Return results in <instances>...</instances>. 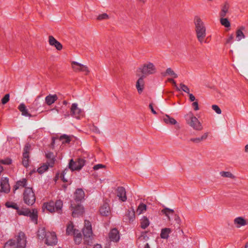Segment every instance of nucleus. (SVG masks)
<instances>
[{
  "label": "nucleus",
  "instance_id": "f257e3e1",
  "mask_svg": "<svg viewBox=\"0 0 248 248\" xmlns=\"http://www.w3.org/2000/svg\"><path fill=\"white\" fill-rule=\"evenodd\" d=\"M194 23L196 35L198 41L201 44L206 43V41L204 40L206 35V30L204 23L198 16H196L194 17Z\"/></svg>",
  "mask_w": 248,
  "mask_h": 248
},
{
  "label": "nucleus",
  "instance_id": "f03ea898",
  "mask_svg": "<svg viewBox=\"0 0 248 248\" xmlns=\"http://www.w3.org/2000/svg\"><path fill=\"white\" fill-rule=\"evenodd\" d=\"M37 236L39 239L46 238L45 243L47 245H55L57 243V238L54 232H46L44 227L40 228L38 230Z\"/></svg>",
  "mask_w": 248,
  "mask_h": 248
},
{
  "label": "nucleus",
  "instance_id": "7ed1b4c3",
  "mask_svg": "<svg viewBox=\"0 0 248 248\" xmlns=\"http://www.w3.org/2000/svg\"><path fill=\"white\" fill-rule=\"evenodd\" d=\"M62 206L63 202L62 201L59 200H57L55 202L50 201L45 202L44 203L42 208L44 210L46 209L50 213L57 212L59 214H61L62 213Z\"/></svg>",
  "mask_w": 248,
  "mask_h": 248
},
{
  "label": "nucleus",
  "instance_id": "20e7f679",
  "mask_svg": "<svg viewBox=\"0 0 248 248\" xmlns=\"http://www.w3.org/2000/svg\"><path fill=\"white\" fill-rule=\"evenodd\" d=\"M185 118L187 124L193 128V129L201 131L203 129L202 124L192 112L190 111L185 115Z\"/></svg>",
  "mask_w": 248,
  "mask_h": 248
},
{
  "label": "nucleus",
  "instance_id": "39448f33",
  "mask_svg": "<svg viewBox=\"0 0 248 248\" xmlns=\"http://www.w3.org/2000/svg\"><path fill=\"white\" fill-rule=\"evenodd\" d=\"M137 72L141 73L142 76L146 77L155 74L156 72V68L153 63L148 62L139 68Z\"/></svg>",
  "mask_w": 248,
  "mask_h": 248
},
{
  "label": "nucleus",
  "instance_id": "423d86ee",
  "mask_svg": "<svg viewBox=\"0 0 248 248\" xmlns=\"http://www.w3.org/2000/svg\"><path fill=\"white\" fill-rule=\"evenodd\" d=\"M35 194L31 187H26L23 192V201L28 205H32L35 202Z\"/></svg>",
  "mask_w": 248,
  "mask_h": 248
},
{
  "label": "nucleus",
  "instance_id": "0eeeda50",
  "mask_svg": "<svg viewBox=\"0 0 248 248\" xmlns=\"http://www.w3.org/2000/svg\"><path fill=\"white\" fill-rule=\"evenodd\" d=\"M85 161L82 158H78L74 161L71 159L69 163V168L73 171L74 170H79L84 166Z\"/></svg>",
  "mask_w": 248,
  "mask_h": 248
},
{
  "label": "nucleus",
  "instance_id": "6e6552de",
  "mask_svg": "<svg viewBox=\"0 0 248 248\" xmlns=\"http://www.w3.org/2000/svg\"><path fill=\"white\" fill-rule=\"evenodd\" d=\"M71 207L72 210V216L74 217H78L83 215L84 208L79 203L75 204L74 202H73L71 204Z\"/></svg>",
  "mask_w": 248,
  "mask_h": 248
},
{
  "label": "nucleus",
  "instance_id": "1a4fd4ad",
  "mask_svg": "<svg viewBox=\"0 0 248 248\" xmlns=\"http://www.w3.org/2000/svg\"><path fill=\"white\" fill-rule=\"evenodd\" d=\"M16 248H25L26 246V238L24 232H20L16 237Z\"/></svg>",
  "mask_w": 248,
  "mask_h": 248
},
{
  "label": "nucleus",
  "instance_id": "9d476101",
  "mask_svg": "<svg viewBox=\"0 0 248 248\" xmlns=\"http://www.w3.org/2000/svg\"><path fill=\"white\" fill-rule=\"evenodd\" d=\"M82 110L78 107L77 103L72 104L71 108V115L77 119H79L81 116L83 115Z\"/></svg>",
  "mask_w": 248,
  "mask_h": 248
},
{
  "label": "nucleus",
  "instance_id": "9b49d317",
  "mask_svg": "<svg viewBox=\"0 0 248 248\" xmlns=\"http://www.w3.org/2000/svg\"><path fill=\"white\" fill-rule=\"evenodd\" d=\"M135 219V212L133 207L126 212L123 217V221L125 222L131 223Z\"/></svg>",
  "mask_w": 248,
  "mask_h": 248
},
{
  "label": "nucleus",
  "instance_id": "f8f14e48",
  "mask_svg": "<svg viewBox=\"0 0 248 248\" xmlns=\"http://www.w3.org/2000/svg\"><path fill=\"white\" fill-rule=\"evenodd\" d=\"M84 227L82 230L84 238H89L93 234L92 225L90 222L85 220L84 221Z\"/></svg>",
  "mask_w": 248,
  "mask_h": 248
},
{
  "label": "nucleus",
  "instance_id": "ddd939ff",
  "mask_svg": "<svg viewBox=\"0 0 248 248\" xmlns=\"http://www.w3.org/2000/svg\"><path fill=\"white\" fill-rule=\"evenodd\" d=\"M137 76H139L140 77L136 82V87L137 89L138 93L140 94L142 93L144 89L145 82L144 79L145 77H144L142 75L140 76V75H139L138 74Z\"/></svg>",
  "mask_w": 248,
  "mask_h": 248
},
{
  "label": "nucleus",
  "instance_id": "4468645a",
  "mask_svg": "<svg viewBox=\"0 0 248 248\" xmlns=\"http://www.w3.org/2000/svg\"><path fill=\"white\" fill-rule=\"evenodd\" d=\"M108 237L111 241L118 242L120 238L119 232L117 229L114 228L112 229L108 233Z\"/></svg>",
  "mask_w": 248,
  "mask_h": 248
},
{
  "label": "nucleus",
  "instance_id": "2eb2a0df",
  "mask_svg": "<svg viewBox=\"0 0 248 248\" xmlns=\"http://www.w3.org/2000/svg\"><path fill=\"white\" fill-rule=\"evenodd\" d=\"M117 196L122 202H125L127 200L126 195V191L125 188L123 186H119L116 190Z\"/></svg>",
  "mask_w": 248,
  "mask_h": 248
},
{
  "label": "nucleus",
  "instance_id": "dca6fc26",
  "mask_svg": "<svg viewBox=\"0 0 248 248\" xmlns=\"http://www.w3.org/2000/svg\"><path fill=\"white\" fill-rule=\"evenodd\" d=\"M48 42L50 46H54L58 50L62 48V45L53 36L50 35L48 37Z\"/></svg>",
  "mask_w": 248,
  "mask_h": 248
},
{
  "label": "nucleus",
  "instance_id": "f3484780",
  "mask_svg": "<svg viewBox=\"0 0 248 248\" xmlns=\"http://www.w3.org/2000/svg\"><path fill=\"white\" fill-rule=\"evenodd\" d=\"M1 192L8 193L10 191V186L8 183V179L7 178H2L0 182Z\"/></svg>",
  "mask_w": 248,
  "mask_h": 248
},
{
  "label": "nucleus",
  "instance_id": "a211bd4d",
  "mask_svg": "<svg viewBox=\"0 0 248 248\" xmlns=\"http://www.w3.org/2000/svg\"><path fill=\"white\" fill-rule=\"evenodd\" d=\"M100 213L103 216H108L110 213V209L109 204L105 202L100 208Z\"/></svg>",
  "mask_w": 248,
  "mask_h": 248
},
{
  "label": "nucleus",
  "instance_id": "6ab92c4d",
  "mask_svg": "<svg viewBox=\"0 0 248 248\" xmlns=\"http://www.w3.org/2000/svg\"><path fill=\"white\" fill-rule=\"evenodd\" d=\"M75 200L77 202H81L84 199L85 197V193L84 191L81 188L77 189L74 193Z\"/></svg>",
  "mask_w": 248,
  "mask_h": 248
},
{
  "label": "nucleus",
  "instance_id": "aec40b11",
  "mask_svg": "<svg viewBox=\"0 0 248 248\" xmlns=\"http://www.w3.org/2000/svg\"><path fill=\"white\" fill-rule=\"evenodd\" d=\"M234 224L236 225L237 228L245 226L248 224V220L245 219L242 217H237L234 220Z\"/></svg>",
  "mask_w": 248,
  "mask_h": 248
},
{
  "label": "nucleus",
  "instance_id": "412c9836",
  "mask_svg": "<svg viewBox=\"0 0 248 248\" xmlns=\"http://www.w3.org/2000/svg\"><path fill=\"white\" fill-rule=\"evenodd\" d=\"M208 136V133H204L201 137L197 138H191L190 141L196 143L198 144L201 142L205 140Z\"/></svg>",
  "mask_w": 248,
  "mask_h": 248
},
{
  "label": "nucleus",
  "instance_id": "4be33fe9",
  "mask_svg": "<svg viewBox=\"0 0 248 248\" xmlns=\"http://www.w3.org/2000/svg\"><path fill=\"white\" fill-rule=\"evenodd\" d=\"M18 109L21 112L22 115L29 117H31L32 116V115L28 112V110L24 103L20 104L18 107Z\"/></svg>",
  "mask_w": 248,
  "mask_h": 248
},
{
  "label": "nucleus",
  "instance_id": "5701e85b",
  "mask_svg": "<svg viewBox=\"0 0 248 248\" xmlns=\"http://www.w3.org/2000/svg\"><path fill=\"white\" fill-rule=\"evenodd\" d=\"M58 99V97L56 94H49L46 96L45 98L46 104L50 106L53 104Z\"/></svg>",
  "mask_w": 248,
  "mask_h": 248
},
{
  "label": "nucleus",
  "instance_id": "b1692460",
  "mask_svg": "<svg viewBox=\"0 0 248 248\" xmlns=\"http://www.w3.org/2000/svg\"><path fill=\"white\" fill-rule=\"evenodd\" d=\"M171 230L169 228H165L161 230L160 233V237L162 239H167L169 237V234L171 233Z\"/></svg>",
  "mask_w": 248,
  "mask_h": 248
},
{
  "label": "nucleus",
  "instance_id": "393cba45",
  "mask_svg": "<svg viewBox=\"0 0 248 248\" xmlns=\"http://www.w3.org/2000/svg\"><path fill=\"white\" fill-rule=\"evenodd\" d=\"M163 120L166 124L174 125L177 123V121L174 118L170 117L167 114H165L163 117Z\"/></svg>",
  "mask_w": 248,
  "mask_h": 248
},
{
  "label": "nucleus",
  "instance_id": "a878e982",
  "mask_svg": "<svg viewBox=\"0 0 248 248\" xmlns=\"http://www.w3.org/2000/svg\"><path fill=\"white\" fill-rule=\"evenodd\" d=\"M37 210L36 209H33L31 212L30 211V214L28 215V216L30 217L31 220L34 222L35 224L37 223Z\"/></svg>",
  "mask_w": 248,
  "mask_h": 248
},
{
  "label": "nucleus",
  "instance_id": "bb28decb",
  "mask_svg": "<svg viewBox=\"0 0 248 248\" xmlns=\"http://www.w3.org/2000/svg\"><path fill=\"white\" fill-rule=\"evenodd\" d=\"M229 4L228 2H225L222 7L219 14L220 16L221 17H225L229 11Z\"/></svg>",
  "mask_w": 248,
  "mask_h": 248
},
{
  "label": "nucleus",
  "instance_id": "cd10ccee",
  "mask_svg": "<svg viewBox=\"0 0 248 248\" xmlns=\"http://www.w3.org/2000/svg\"><path fill=\"white\" fill-rule=\"evenodd\" d=\"M245 29V28L243 26H241L236 31V37L237 39V41H240L242 39H244L245 38V36L243 32V31Z\"/></svg>",
  "mask_w": 248,
  "mask_h": 248
},
{
  "label": "nucleus",
  "instance_id": "c85d7f7f",
  "mask_svg": "<svg viewBox=\"0 0 248 248\" xmlns=\"http://www.w3.org/2000/svg\"><path fill=\"white\" fill-rule=\"evenodd\" d=\"M149 239V237L147 235V232H142L141 233L140 236L137 239V243L139 244V245H141L142 242L143 243L146 242V241Z\"/></svg>",
  "mask_w": 248,
  "mask_h": 248
},
{
  "label": "nucleus",
  "instance_id": "c756f323",
  "mask_svg": "<svg viewBox=\"0 0 248 248\" xmlns=\"http://www.w3.org/2000/svg\"><path fill=\"white\" fill-rule=\"evenodd\" d=\"M74 236V240L77 244H79L81 242L82 240V235L78 230H75L73 232Z\"/></svg>",
  "mask_w": 248,
  "mask_h": 248
},
{
  "label": "nucleus",
  "instance_id": "7c9ffc66",
  "mask_svg": "<svg viewBox=\"0 0 248 248\" xmlns=\"http://www.w3.org/2000/svg\"><path fill=\"white\" fill-rule=\"evenodd\" d=\"M46 157L48 159L47 163L48 164V166L50 167H52L55 162V158L53 154L51 152L46 154Z\"/></svg>",
  "mask_w": 248,
  "mask_h": 248
},
{
  "label": "nucleus",
  "instance_id": "2f4dec72",
  "mask_svg": "<svg viewBox=\"0 0 248 248\" xmlns=\"http://www.w3.org/2000/svg\"><path fill=\"white\" fill-rule=\"evenodd\" d=\"M161 212L164 214L168 218L169 220H170V215H173L174 213V211L173 209H170L169 208L165 207L161 210Z\"/></svg>",
  "mask_w": 248,
  "mask_h": 248
},
{
  "label": "nucleus",
  "instance_id": "473e14b6",
  "mask_svg": "<svg viewBox=\"0 0 248 248\" xmlns=\"http://www.w3.org/2000/svg\"><path fill=\"white\" fill-rule=\"evenodd\" d=\"M150 225V221L148 218L145 217H143L140 219V227L143 229H145Z\"/></svg>",
  "mask_w": 248,
  "mask_h": 248
},
{
  "label": "nucleus",
  "instance_id": "72a5a7b5",
  "mask_svg": "<svg viewBox=\"0 0 248 248\" xmlns=\"http://www.w3.org/2000/svg\"><path fill=\"white\" fill-rule=\"evenodd\" d=\"M27 186V180L26 179H22L21 180L17 182L15 185L14 188L15 190H16L19 188L26 187Z\"/></svg>",
  "mask_w": 248,
  "mask_h": 248
},
{
  "label": "nucleus",
  "instance_id": "f704fd0d",
  "mask_svg": "<svg viewBox=\"0 0 248 248\" xmlns=\"http://www.w3.org/2000/svg\"><path fill=\"white\" fill-rule=\"evenodd\" d=\"M71 65H72V68L75 72H80V70L81 68V66H80L82 65V64H81L79 62L73 61L71 62Z\"/></svg>",
  "mask_w": 248,
  "mask_h": 248
},
{
  "label": "nucleus",
  "instance_id": "c9c22d12",
  "mask_svg": "<svg viewBox=\"0 0 248 248\" xmlns=\"http://www.w3.org/2000/svg\"><path fill=\"white\" fill-rule=\"evenodd\" d=\"M147 210V206L144 203H140L137 209V213L140 215L145 212Z\"/></svg>",
  "mask_w": 248,
  "mask_h": 248
},
{
  "label": "nucleus",
  "instance_id": "e433bc0d",
  "mask_svg": "<svg viewBox=\"0 0 248 248\" xmlns=\"http://www.w3.org/2000/svg\"><path fill=\"white\" fill-rule=\"evenodd\" d=\"M30 211L31 210L28 208L19 209L18 208L17 213L20 216L23 215L28 217V215L30 214Z\"/></svg>",
  "mask_w": 248,
  "mask_h": 248
},
{
  "label": "nucleus",
  "instance_id": "4c0bfd02",
  "mask_svg": "<svg viewBox=\"0 0 248 248\" xmlns=\"http://www.w3.org/2000/svg\"><path fill=\"white\" fill-rule=\"evenodd\" d=\"M220 175L223 177L230 178L232 179H234L235 177L230 171H222L220 172Z\"/></svg>",
  "mask_w": 248,
  "mask_h": 248
},
{
  "label": "nucleus",
  "instance_id": "58836bf2",
  "mask_svg": "<svg viewBox=\"0 0 248 248\" xmlns=\"http://www.w3.org/2000/svg\"><path fill=\"white\" fill-rule=\"evenodd\" d=\"M4 248H16L15 241L13 240H9L5 244Z\"/></svg>",
  "mask_w": 248,
  "mask_h": 248
},
{
  "label": "nucleus",
  "instance_id": "ea45409f",
  "mask_svg": "<svg viewBox=\"0 0 248 248\" xmlns=\"http://www.w3.org/2000/svg\"><path fill=\"white\" fill-rule=\"evenodd\" d=\"M60 140L62 141V143H69L71 141V138L67 135H63L60 137Z\"/></svg>",
  "mask_w": 248,
  "mask_h": 248
},
{
  "label": "nucleus",
  "instance_id": "a19ab883",
  "mask_svg": "<svg viewBox=\"0 0 248 248\" xmlns=\"http://www.w3.org/2000/svg\"><path fill=\"white\" fill-rule=\"evenodd\" d=\"M31 149V145L29 143H26L24 148L23 155L29 156V152Z\"/></svg>",
  "mask_w": 248,
  "mask_h": 248
},
{
  "label": "nucleus",
  "instance_id": "79ce46f5",
  "mask_svg": "<svg viewBox=\"0 0 248 248\" xmlns=\"http://www.w3.org/2000/svg\"><path fill=\"white\" fill-rule=\"evenodd\" d=\"M48 167H49V166H48V164H43L42 166H41L37 169V171L39 173L42 174L45 171L47 170Z\"/></svg>",
  "mask_w": 248,
  "mask_h": 248
},
{
  "label": "nucleus",
  "instance_id": "37998d69",
  "mask_svg": "<svg viewBox=\"0 0 248 248\" xmlns=\"http://www.w3.org/2000/svg\"><path fill=\"white\" fill-rule=\"evenodd\" d=\"M5 206L7 208H13L14 209H16V211H17V210H18V209L19 208L16 203L15 202H6Z\"/></svg>",
  "mask_w": 248,
  "mask_h": 248
},
{
  "label": "nucleus",
  "instance_id": "c03bdc74",
  "mask_svg": "<svg viewBox=\"0 0 248 248\" xmlns=\"http://www.w3.org/2000/svg\"><path fill=\"white\" fill-rule=\"evenodd\" d=\"M220 23L222 25L227 28L231 26L229 21L226 18L221 17L220 18Z\"/></svg>",
  "mask_w": 248,
  "mask_h": 248
},
{
  "label": "nucleus",
  "instance_id": "a18cd8bd",
  "mask_svg": "<svg viewBox=\"0 0 248 248\" xmlns=\"http://www.w3.org/2000/svg\"><path fill=\"white\" fill-rule=\"evenodd\" d=\"M75 229H74V226L72 223L68 224L66 229V233L68 235H73L74 231Z\"/></svg>",
  "mask_w": 248,
  "mask_h": 248
},
{
  "label": "nucleus",
  "instance_id": "49530a36",
  "mask_svg": "<svg viewBox=\"0 0 248 248\" xmlns=\"http://www.w3.org/2000/svg\"><path fill=\"white\" fill-rule=\"evenodd\" d=\"M166 74L168 75L172 76L174 78H176L177 77V74H175L172 69L170 68H168L167 69Z\"/></svg>",
  "mask_w": 248,
  "mask_h": 248
},
{
  "label": "nucleus",
  "instance_id": "de8ad7c7",
  "mask_svg": "<svg viewBox=\"0 0 248 248\" xmlns=\"http://www.w3.org/2000/svg\"><path fill=\"white\" fill-rule=\"evenodd\" d=\"M108 18H109V16L106 13H103L102 14H100L97 17V19L98 20H106V19H108Z\"/></svg>",
  "mask_w": 248,
  "mask_h": 248
},
{
  "label": "nucleus",
  "instance_id": "09e8293b",
  "mask_svg": "<svg viewBox=\"0 0 248 248\" xmlns=\"http://www.w3.org/2000/svg\"><path fill=\"white\" fill-rule=\"evenodd\" d=\"M180 90H182V91H183L184 92H186V93H189V92H190V90H189V88L186 85H185L183 83H181L180 84Z\"/></svg>",
  "mask_w": 248,
  "mask_h": 248
},
{
  "label": "nucleus",
  "instance_id": "8fccbe9b",
  "mask_svg": "<svg viewBox=\"0 0 248 248\" xmlns=\"http://www.w3.org/2000/svg\"><path fill=\"white\" fill-rule=\"evenodd\" d=\"M29 156L23 155V165L25 167H27L29 165Z\"/></svg>",
  "mask_w": 248,
  "mask_h": 248
},
{
  "label": "nucleus",
  "instance_id": "3c124183",
  "mask_svg": "<svg viewBox=\"0 0 248 248\" xmlns=\"http://www.w3.org/2000/svg\"><path fill=\"white\" fill-rule=\"evenodd\" d=\"M10 99L9 94H6L1 99V103L3 105L6 104Z\"/></svg>",
  "mask_w": 248,
  "mask_h": 248
},
{
  "label": "nucleus",
  "instance_id": "603ef678",
  "mask_svg": "<svg viewBox=\"0 0 248 248\" xmlns=\"http://www.w3.org/2000/svg\"><path fill=\"white\" fill-rule=\"evenodd\" d=\"M212 109L218 114L221 113V110L219 107L216 105H213L212 106Z\"/></svg>",
  "mask_w": 248,
  "mask_h": 248
},
{
  "label": "nucleus",
  "instance_id": "864d4df0",
  "mask_svg": "<svg viewBox=\"0 0 248 248\" xmlns=\"http://www.w3.org/2000/svg\"><path fill=\"white\" fill-rule=\"evenodd\" d=\"M81 68L80 70V72H83L85 73V75H88L90 73V71L86 65L82 64Z\"/></svg>",
  "mask_w": 248,
  "mask_h": 248
},
{
  "label": "nucleus",
  "instance_id": "5fc2aeb1",
  "mask_svg": "<svg viewBox=\"0 0 248 248\" xmlns=\"http://www.w3.org/2000/svg\"><path fill=\"white\" fill-rule=\"evenodd\" d=\"M12 162V160L9 158H6L5 159H1L0 160V163L5 165L10 164Z\"/></svg>",
  "mask_w": 248,
  "mask_h": 248
},
{
  "label": "nucleus",
  "instance_id": "6e6d98bb",
  "mask_svg": "<svg viewBox=\"0 0 248 248\" xmlns=\"http://www.w3.org/2000/svg\"><path fill=\"white\" fill-rule=\"evenodd\" d=\"M168 81L171 82V83H172L174 86L176 88L177 90L180 91V88L177 86L176 82L174 80H173L172 78H168Z\"/></svg>",
  "mask_w": 248,
  "mask_h": 248
},
{
  "label": "nucleus",
  "instance_id": "4d7b16f0",
  "mask_svg": "<svg viewBox=\"0 0 248 248\" xmlns=\"http://www.w3.org/2000/svg\"><path fill=\"white\" fill-rule=\"evenodd\" d=\"M192 107L194 108V109L195 110H199V105H198V101L194 102L192 104Z\"/></svg>",
  "mask_w": 248,
  "mask_h": 248
},
{
  "label": "nucleus",
  "instance_id": "13d9d810",
  "mask_svg": "<svg viewBox=\"0 0 248 248\" xmlns=\"http://www.w3.org/2000/svg\"><path fill=\"white\" fill-rule=\"evenodd\" d=\"M105 166L103 165L102 164H97L95 166H94L93 167V169L94 170H99V169H101V168H105Z\"/></svg>",
  "mask_w": 248,
  "mask_h": 248
},
{
  "label": "nucleus",
  "instance_id": "bf43d9fd",
  "mask_svg": "<svg viewBox=\"0 0 248 248\" xmlns=\"http://www.w3.org/2000/svg\"><path fill=\"white\" fill-rule=\"evenodd\" d=\"M68 171V170L65 169L62 172V179L63 180V182H67L68 181V180H67L65 178V175L66 174V172Z\"/></svg>",
  "mask_w": 248,
  "mask_h": 248
},
{
  "label": "nucleus",
  "instance_id": "052dcab7",
  "mask_svg": "<svg viewBox=\"0 0 248 248\" xmlns=\"http://www.w3.org/2000/svg\"><path fill=\"white\" fill-rule=\"evenodd\" d=\"M91 129L94 133H100V131H99L98 128L95 126L93 125Z\"/></svg>",
  "mask_w": 248,
  "mask_h": 248
},
{
  "label": "nucleus",
  "instance_id": "680f3d73",
  "mask_svg": "<svg viewBox=\"0 0 248 248\" xmlns=\"http://www.w3.org/2000/svg\"><path fill=\"white\" fill-rule=\"evenodd\" d=\"M174 220L178 224H179L181 222V219L180 217L178 216V215L176 214L174 215Z\"/></svg>",
  "mask_w": 248,
  "mask_h": 248
},
{
  "label": "nucleus",
  "instance_id": "e2e57ef3",
  "mask_svg": "<svg viewBox=\"0 0 248 248\" xmlns=\"http://www.w3.org/2000/svg\"><path fill=\"white\" fill-rule=\"evenodd\" d=\"M233 34H231L229 36V37H228V38L226 40V43H232V40L233 39Z\"/></svg>",
  "mask_w": 248,
  "mask_h": 248
},
{
  "label": "nucleus",
  "instance_id": "0e129e2a",
  "mask_svg": "<svg viewBox=\"0 0 248 248\" xmlns=\"http://www.w3.org/2000/svg\"><path fill=\"white\" fill-rule=\"evenodd\" d=\"M189 96V100L191 102H193L195 100V97L194 95L192 93H188Z\"/></svg>",
  "mask_w": 248,
  "mask_h": 248
},
{
  "label": "nucleus",
  "instance_id": "69168bd1",
  "mask_svg": "<svg viewBox=\"0 0 248 248\" xmlns=\"http://www.w3.org/2000/svg\"><path fill=\"white\" fill-rule=\"evenodd\" d=\"M149 107L151 109L152 112L154 114H156V112L155 110V109L153 108V104L150 103Z\"/></svg>",
  "mask_w": 248,
  "mask_h": 248
},
{
  "label": "nucleus",
  "instance_id": "338daca9",
  "mask_svg": "<svg viewBox=\"0 0 248 248\" xmlns=\"http://www.w3.org/2000/svg\"><path fill=\"white\" fill-rule=\"evenodd\" d=\"M93 248H102V246L100 244H96L94 246Z\"/></svg>",
  "mask_w": 248,
  "mask_h": 248
},
{
  "label": "nucleus",
  "instance_id": "774afa93",
  "mask_svg": "<svg viewBox=\"0 0 248 248\" xmlns=\"http://www.w3.org/2000/svg\"><path fill=\"white\" fill-rule=\"evenodd\" d=\"M144 248H150L149 244L147 243H145L144 245Z\"/></svg>",
  "mask_w": 248,
  "mask_h": 248
}]
</instances>
